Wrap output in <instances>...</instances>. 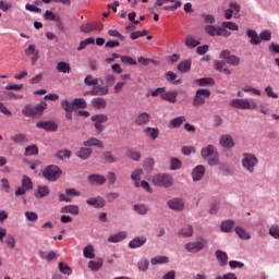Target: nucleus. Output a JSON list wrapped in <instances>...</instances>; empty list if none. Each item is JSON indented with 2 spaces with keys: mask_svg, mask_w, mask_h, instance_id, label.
Here are the masks:
<instances>
[{
  "mask_svg": "<svg viewBox=\"0 0 279 279\" xmlns=\"http://www.w3.org/2000/svg\"><path fill=\"white\" fill-rule=\"evenodd\" d=\"M121 62L123 64H130L131 66H136V64H137L136 60H134V58H132L130 56H122Z\"/></svg>",
  "mask_w": 279,
  "mask_h": 279,
  "instance_id": "nucleus-54",
  "label": "nucleus"
},
{
  "mask_svg": "<svg viewBox=\"0 0 279 279\" xmlns=\"http://www.w3.org/2000/svg\"><path fill=\"white\" fill-rule=\"evenodd\" d=\"M153 184L169 189V186H173V177L167 173L157 174L153 178Z\"/></svg>",
  "mask_w": 279,
  "mask_h": 279,
  "instance_id": "nucleus-6",
  "label": "nucleus"
},
{
  "mask_svg": "<svg viewBox=\"0 0 279 279\" xmlns=\"http://www.w3.org/2000/svg\"><path fill=\"white\" fill-rule=\"evenodd\" d=\"M161 99H163V101H169V104H177L178 101V90H168L165 89Z\"/></svg>",
  "mask_w": 279,
  "mask_h": 279,
  "instance_id": "nucleus-17",
  "label": "nucleus"
},
{
  "mask_svg": "<svg viewBox=\"0 0 279 279\" xmlns=\"http://www.w3.org/2000/svg\"><path fill=\"white\" fill-rule=\"evenodd\" d=\"M216 258L220 267H226V265H228V253L218 250L216 251Z\"/></svg>",
  "mask_w": 279,
  "mask_h": 279,
  "instance_id": "nucleus-27",
  "label": "nucleus"
},
{
  "mask_svg": "<svg viewBox=\"0 0 279 279\" xmlns=\"http://www.w3.org/2000/svg\"><path fill=\"white\" fill-rule=\"evenodd\" d=\"M24 156H38V146H36V144L27 146Z\"/></svg>",
  "mask_w": 279,
  "mask_h": 279,
  "instance_id": "nucleus-44",
  "label": "nucleus"
},
{
  "mask_svg": "<svg viewBox=\"0 0 279 279\" xmlns=\"http://www.w3.org/2000/svg\"><path fill=\"white\" fill-rule=\"evenodd\" d=\"M204 173H206V168L204 166L199 165L196 166L192 171V179L194 182H199L204 178Z\"/></svg>",
  "mask_w": 279,
  "mask_h": 279,
  "instance_id": "nucleus-19",
  "label": "nucleus"
},
{
  "mask_svg": "<svg viewBox=\"0 0 279 279\" xmlns=\"http://www.w3.org/2000/svg\"><path fill=\"white\" fill-rule=\"evenodd\" d=\"M202 158L208 161L210 167H217L219 165V155L217 148L213 145L202 148L201 150Z\"/></svg>",
  "mask_w": 279,
  "mask_h": 279,
  "instance_id": "nucleus-2",
  "label": "nucleus"
},
{
  "mask_svg": "<svg viewBox=\"0 0 279 279\" xmlns=\"http://www.w3.org/2000/svg\"><path fill=\"white\" fill-rule=\"evenodd\" d=\"M220 145L227 149H232L234 147V140L230 135H222L220 137Z\"/></svg>",
  "mask_w": 279,
  "mask_h": 279,
  "instance_id": "nucleus-25",
  "label": "nucleus"
},
{
  "mask_svg": "<svg viewBox=\"0 0 279 279\" xmlns=\"http://www.w3.org/2000/svg\"><path fill=\"white\" fill-rule=\"evenodd\" d=\"M222 29H231V32H239V25L234 22H222Z\"/></svg>",
  "mask_w": 279,
  "mask_h": 279,
  "instance_id": "nucleus-51",
  "label": "nucleus"
},
{
  "mask_svg": "<svg viewBox=\"0 0 279 279\" xmlns=\"http://www.w3.org/2000/svg\"><path fill=\"white\" fill-rule=\"evenodd\" d=\"M166 80L168 82H172V84L175 86H178V84H182V81L178 80V74L173 73L172 71L166 73Z\"/></svg>",
  "mask_w": 279,
  "mask_h": 279,
  "instance_id": "nucleus-39",
  "label": "nucleus"
},
{
  "mask_svg": "<svg viewBox=\"0 0 279 279\" xmlns=\"http://www.w3.org/2000/svg\"><path fill=\"white\" fill-rule=\"evenodd\" d=\"M141 175H143V169L138 168L131 174V180L135 181V186H141Z\"/></svg>",
  "mask_w": 279,
  "mask_h": 279,
  "instance_id": "nucleus-42",
  "label": "nucleus"
},
{
  "mask_svg": "<svg viewBox=\"0 0 279 279\" xmlns=\"http://www.w3.org/2000/svg\"><path fill=\"white\" fill-rule=\"evenodd\" d=\"M246 36L250 38V44L251 45H260V37L258 36V33H256L255 29H247L246 31Z\"/></svg>",
  "mask_w": 279,
  "mask_h": 279,
  "instance_id": "nucleus-24",
  "label": "nucleus"
},
{
  "mask_svg": "<svg viewBox=\"0 0 279 279\" xmlns=\"http://www.w3.org/2000/svg\"><path fill=\"white\" fill-rule=\"evenodd\" d=\"M170 210H174L175 213H182L184 210V199L182 198H172L167 203Z\"/></svg>",
  "mask_w": 279,
  "mask_h": 279,
  "instance_id": "nucleus-12",
  "label": "nucleus"
},
{
  "mask_svg": "<svg viewBox=\"0 0 279 279\" xmlns=\"http://www.w3.org/2000/svg\"><path fill=\"white\" fill-rule=\"evenodd\" d=\"M76 156L82 160H88L89 156H93V150L88 147H82L77 153Z\"/></svg>",
  "mask_w": 279,
  "mask_h": 279,
  "instance_id": "nucleus-28",
  "label": "nucleus"
},
{
  "mask_svg": "<svg viewBox=\"0 0 279 279\" xmlns=\"http://www.w3.org/2000/svg\"><path fill=\"white\" fill-rule=\"evenodd\" d=\"M61 108L66 112V119H71V102L69 100H63L61 102Z\"/></svg>",
  "mask_w": 279,
  "mask_h": 279,
  "instance_id": "nucleus-55",
  "label": "nucleus"
},
{
  "mask_svg": "<svg viewBox=\"0 0 279 279\" xmlns=\"http://www.w3.org/2000/svg\"><path fill=\"white\" fill-rule=\"evenodd\" d=\"M220 58L222 60H226L227 64H230L231 66H239V64H241V59L239 57L232 54V52H230V50L221 51Z\"/></svg>",
  "mask_w": 279,
  "mask_h": 279,
  "instance_id": "nucleus-11",
  "label": "nucleus"
},
{
  "mask_svg": "<svg viewBox=\"0 0 279 279\" xmlns=\"http://www.w3.org/2000/svg\"><path fill=\"white\" fill-rule=\"evenodd\" d=\"M235 233L238 236H240V239H244V241H248L250 239V233H247L243 227H235Z\"/></svg>",
  "mask_w": 279,
  "mask_h": 279,
  "instance_id": "nucleus-50",
  "label": "nucleus"
},
{
  "mask_svg": "<svg viewBox=\"0 0 279 279\" xmlns=\"http://www.w3.org/2000/svg\"><path fill=\"white\" fill-rule=\"evenodd\" d=\"M5 243L11 247V250L16 247V240L13 238V235H7Z\"/></svg>",
  "mask_w": 279,
  "mask_h": 279,
  "instance_id": "nucleus-62",
  "label": "nucleus"
},
{
  "mask_svg": "<svg viewBox=\"0 0 279 279\" xmlns=\"http://www.w3.org/2000/svg\"><path fill=\"white\" fill-rule=\"evenodd\" d=\"M62 175V170L56 165H50L43 171V178L48 180V182H58L59 178Z\"/></svg>",
  "mask_w": 279,
  "mask_h": 279,
  "instance_id": "nucleus-5",
  "label": "nucleus"
},
{
  "mask_svg": "<svg viewBox=\"0 0 279 279\" xmlns=\"http://www.w3.org/2000/svg\"><path fill=\"white\" fill-rule=\"evenodd\" d=\"M92 121L94 123L96 132H98V134H101V132L106 130L104 123H108V117L104 113L94 114L92 117Z\"/></svg>",
  "mask_w": 279,
  "mask_h": 279,
  "instance_id": "nucleus-10",
  "label": "nucleus"
},
{
  "mask_svg": "<svg viewBox=\"0 0 279 279\" xmlns=\"http://www.w3.org/2000/svg\"><path fill=\"white\" fill-rule=\"evenodd\" d=\"M231 108H236V110H256L258 102L254 98H235L229 104Z\"/></svg>",
  "mask_w": 279,
  "mask_h": 279,
  "instance_id": "nucleus-1",
  "label": "nucleus"
},
{
  "mask_svg": "<svg viewBox=\"0 0 279 279\" xmlns=\"http://www.w3.org/2000/svg\"><path fill=\"white\" fill-rule=\"evenodd\" d=\"M84 147H98L99 149H104V142L99 141L97 137H90L89 140L83 143Z\"/></svg>",
  "mask_w": 279,
  "mask_h": 279,
  "instance_id": "nucleus-23",
  "label": "nucleus"
},
{
  "mask_svg": "<svg viewBox=\"0 0 279 279\" xmlns=\"http://www.w3.org/2000/svg\"><path fill=\"white\" fill-rule=\"evenodd\" d=\"M191 64H192L191 60L182 61L178 65V72L179 73H189V71H191Z\"/></svg>",
  "mask_w": 279,
  "mask_h": 279,
  "instance_id": "nucleus-34",
  "label": "nucleus"
},
{
  "mask_svg": "<svg viewBox=\"0 0 279 279\" xmlns=\"http://www.w3.org/2000/svg\"><path fill=\"white\" fill-rule=\"evenodd\" d=\"M128 238V233L125 231H120L116 234H112L108 238V243H121V241H125Z\"/></svg>",
  "mask_w": 279,
  "mask_h": 279,
  "instance_id": "nucleus-22",
  "label": "nucleus"
},
{
  "mask_svg": "<svg viewBox=\"0 0 279 279\" xmlns=\"http://www.w3.org/2000/svg\"><path fill=\"white\" fill-rule=\"evenodd\" d=\"M215 279H239L234 272H227L222 277L217 276Z\"/></svg>",
  "mask_w": 279,
  "mask_h": 279,
  "instance_id": "nucleus-64",
  "label": "nucleus"
},
{
  "mask_svg": "<svg viewBox=\"0 0 279 279\" xmlns=\"http://www.w3.org/2000/svg\"><path fill=\"white\" fill-rule=\"evenodd\" d=\"M108 35L111 36L112 38H119V40H125V36H123L117 29H109Z\"/></svg>",
  "mask_w": 279,
  "mask_h": 279,
  "instance_id": "nucleus-59",
  "label": "nucleus"
},
{
  "mask_svg": "<svg viewBox=\"0 0 279 279\" xmlns=\"http://www.w3.org/2000/svg\"><path fill=\"white\" fill-rule=\"evenodd\" d=\"M85 84H86V86H97V84H99V80L98 78H95V77H93V75H87L86 77H85Z\"/></svg>",
  "mask_w": 279,
  "mask_h": 279,
  "instance_id": "nucleus-56",
  "label": "nucleus"
},
{
  "mask_svg": "<svg viewBox=\"0 0 279 279\" xmlns=\"http://www.w3.org/2000/svg\"><path fill=\"white\" fill-rule=\"evenodd\" d=\"M40 258H44L47 260V263H51V260H57L58 259V254H56L54 251H50L45 255V252L39 253Z\"/></svg>",
  "mask_w": 279,
  "mask_h": 279,
  "instance_id": "nucleus-36",
  "label": "nucleus"
},
{
  "mask_svg": "<svg viewBox=\"0 0 279 279\" xmlns=\"http://www.w3.org/2000/svg\"><path fill=\"white\" fill-rule=\"evenodd\" d=\"M128 158H130L131 160H134L135 162H138L142 158L141 151L134 150V149H130L126 153Z\"/></svg>",
  "mask_w": 279,
  "mask_h": 279,
  "instance_id": "nucleus-45",
  "label": "nucleus"
},
{
  "mask_svg": "<svg viewBox=\"0 0 279 279\" xmlns=\"http://www.w3.org/2000/svg\"><path fill=\"white\" fill-rule=\"evenodd\" d=\"M36 128L46 130V132H56V130H58V124L53 121H40L37 122Z\"/></svg>",
  "mask_w": 279,
  "mask_h": 279,
  "instance_id": "nucleus-13",
  "label": "nucleus"
},
{
  "mask_svg": "<svg viewBox=\"0 0 279 279\" xmlns=\"http://www.w3.org/2000/svg\"><path fill=\"white\" fill-rule=\"evenodd\" d=\"M144 132L151 141H156V138L160 136V130H158V128H146Z\"/></svg>",
  "mask_w": 279,
  "mask_h": 279,
  "instance_id": "nucleus-29",
  "label": "nucleus"
},
{
  "mask_svg": "<svg viewBox=\"0 0 279 279\" xmlns=\"http://www.w3.org/2000/svg\"><path fill=\"white\" fill-rule=\"evenodd\" d=\"M268 234L272 236V239H279V225H272L269 228Z\"/></svg>",
  "mask_w": 279,
  "mask_h": 279,
  "instance_id": "nucleus-53",
  "label": "nucleus"
},
{
  "mask_svg": "<svg viewBox=\"0 0 279 279\" xmlns=\"http://www.w3.org/2000/svg\"><path fill=\"white\" fill-rule=\"evenodd\" d=\"M137 265L140 271H147L149 269V260L147 259H141Z\"/></svg>",
  "mask_w": 279,
  "mask_h": 279,
  "instance_id": "nucleus-60",
  "label": "nucleus"
},
{
  "mask_svg": "<svg viewBox=\"0 0 279 279\" xmlns=\"http://www.w3.org/2000/svg\"><path fill=\"white\" fill-rule=\"evenodd\" d=\"M22 186L26 191H32V189H34V183L32 182V179L29 177L23 175V178H22Z\"/></svg>",
  "mask_w": 279,
  "mask_h": 279,
  "instance_id": "nucleus-46",
  "label": "nucleus"
},
{
  "mask_svg": "<svg viewBox=\"0 0 279 279\" xmlns=\"http://www.w3.org/2000/svg\"><path fill=\"white\" fill-rule=\"evenodd\" d=\"M147 243V238L145 236H136L131 242H129V247L131 250H136L138 247H143Z\"/></svg>",
  "mask_w": 279,
  "mask_h": 279,
  "instance_id": "nucleus-20",
  "label": "nucleus"
},
{
  "mask_svg": "<svg viewBox=\"0 0 279 279\" xmlns=\"http://www.w3.org/2000/svg\"><path fill=\"white\" fill-rule=\"evenodd\" d=\"M196 149L194 146H183L182 147V155L183 156H191L192 154H195Z\"/></svg>",
  "mask_w": 279,
  "mask_h": 279,
  "instance_id": "nucleus-61",
  "label": "nucleus"
},
{
  "mask_svg": "<svg viewBox=\"0 0 279 279\" xmlns=\"http://www.w3.org/2000/svg\"><path fill=\"white\" fill-rule=\"evenodd\" d=\"M108 106V101L106 98L97 97L92 99V107L95 110H105V108Z\"/></svg>",
  "mask_w": 279,
  "mask_h": 279,
  "instance_id": "nucleus-21",
  "label": "nucleus"
},
{
  "mask_svg": "<svg viewBox=\"0 0 279 279\" xmlns=\"http://www.w3.org/2000/svg\"><path fill=\"white\" fill-rule=\"evenodd\" d=\"M11 141H13V143H17V144L27 143V135L23 134V133H19V134L12 135Z\"/></svg>",
  "mask_w": 279,
  "mask_h": 279,
  "instance_id": "nucleus-48",
  "label": "nucleus"
},
{
  "mask_svg": "<svg viewBox=\"0 0 279 279\" xmlns=\"http://www.w3.org/2000/svg\"><path fill=\"white\" fill-rule=\"evenodd\" d=\"M86 204L93 206V208H104V206H106V199L101 196L90 197L86 201Z\"/></svg>",
  "mask_w": 279,
  "mask_h": 279,
  "instance_id": "nucleus-16",
  "label": "nucleus"
},
{
  "mask_svg": "<svg viewBox=\"0 0 279 279\" xmlns=\"http://www.w3.org/2000/svg\"><path fill=\"white\" fill-rule=\"evenodd\" d=\"M259 40H266V41H269L271 40V32L270 31H263L260 34H259Z\"/></svg>",
  "mask_w": 279,
  "mask_h": 279,
  "instance_id": "nucleus-63",
  "label": "nucleus"
},
{
  "mask_svg": "<svg viewBox=\"0 0 279 279\" xmlns=\"http://www.w3.org/2000/svg\"><path fill=\"white\" fill-rule=\"evenodd\" d=\"M104 159L109 165H112L114 162H119V158L114 156V154L110 150L104 153Z\"/></svg>",
  "mask_w": 279,
  "mask_h": 279,
  "instance_id": "nucleus-37",
  "label": "nucleus"
},
{
  "mask_svg": "<svg viewBox=\"0 0 279 279\" xmlns=\"http://www.w3.org/2000/svg\"><path fill=\"white\" fill-rule=\"evenodd\" d=\"M49 186L47 185H39L37 192L35 193V197L37 199H43V197H47L49 195Z\"/></svg>",
  "mask_w": 279,
  "mask_h": 279,
  "instance_id": "nucleus-30",
  "label": "nucleus"
},
{
  "mask_svg": "<svg viewBox=\"0 0 279 279\" xmlns=\"http://www.w3.org/2000/svg\"><path fill=\"white\" fill-rule=\"evenodd\" d=\"M88 267L92 271H99L104 267V259L89 260Z\"/></svg>",
  "mask_w": 279,
  "mask_h": 279,
  "instance_id": "nucleus-33",
  "label": "nucleus"
},
{
  "mask_svg": "<svg viewBox=\"0 0 279 279\" xmlns=\"http://www.w3.org/2000/svg\"><path fill=\"white\" fill-rule=\"evenodd\" d=\"M133 210H135L137 215H147L149 213V206L145 204H136L133 206Z\"/></svg>",
  "mask_w": 279,
  "mask_h": 279,
  "instance_id": "nucleus-35",
  "label": "nucleus"
},
{
  "mask_svg": "<svg viewBox=\"0 0 279 279\" xmlns=\"http://www.w3.org/2000/svg\"><path fill=\"white\" fill-rule=\"evenodd\" d=\"M162 263H169V257L157 256L151 259V265H162Z\"/></svg>",
  "mask_w": 279,
  "mask_h": 279,
  "instance_id": "nucleus-57",
  "label": "nucleus"
},
{
  "mask_svg": "<svg viewBox=\"0 0 279 279\" xmlns=\"http://www.w3.org/2000/svg\"><path fill=\"white\" fill-rule=\"evenodd\" d=\"M45 110H47V104L46 102H40L37 106H31V105H26L23 109H22V114H24V117H41L43 112H45Z\"/></svg>",
  "mask_w": 279,
  "mask_h": 279,
  "instance_id": "nucleus-4",
  "label": "nucleus"
},
{
  "mask_svg": "<svg viewBox=\"0 0 279 279\" xmlns=\"http://www.w3.org/2000/svg\"><path fill=\"white\" fill-rule=\"evenodd\" d=\"M88 45H95V39L93 37L86 38L80 43L77 51H82L88 47Z\"/></svg>",
  "mask_w": 279,
  "mask_h": 279,
  "instance_id": "nucleus-49",
  "label": "nucleus"
},
{
  "mask_svg": "<svg viewBox=\"0 0 279 279\" xmlns=\"http://www.w3.org/2000/svg\"><path fill=\"white\" fill-rule=\"evenodd\" d=\"M210 98V89L199 88L196 90L194 99L192 101V106L194 108H199L206 104V99Z\"/></svg>",
  "mask_w": 279,
  "mask_h": 279,
  "instance_id": "nucleus-7",
  "label": "nucleus"
},
{
  "mask_svg": "<svg viewBox=\"0 0 279 279\" xmlns=\"http://www.w3.org/2000/svg\"><path fill=\"white\" fill-rule=\"evenodd\" d=\"M149 121H151V114L148 112H142L135 117V125H147Z\"/></svg>",
  "mask_w": 279,
  "mask_h": 279,
  "instance_id": "nucleus-18",
  "label": "nucleus"
},
{
  "mask_svg": "<svg viewBox=\"0 0 279 279\" xmlns=\"http://www.w3.org/2000/svg\"><path fill=\"white\" fill-rule=\"evenodd\" d=\"M58 73H69L71 71V64L61 61L57 63Z\"/></svg>",
  "mask_w": 279,
  "mask_h": 279,
  "instance_id": "nucleus-40",
  "label": "nucleus"
},
{
  "mask_svg": "<svg viewBox=\"0 0 279 279\" xmlns=\"http://www.w3.org/2000/svg\"><path fill=\"white\" fill-rule=\"evenodd\" d=\"M222 232H232V228H234V220H225L220 225Z\"/></svg>",
  "mask_w": 279,
  "mask_h": 279,
  "instance_id": "nucleus-41",
  "label": "nucleus"
},
{
  "mask_svg": "<svg viewBox=\"0 0 279 279\" xmlns=\"http://www.w3.org/2000/svg\"><path fill=\"white\" fill-rule=\"evenodd\" d=\"M206 245H208V240L204 238H197V241L185 244V250L191 254H197V252H202Z\"/></svg>",
  "mask_w": 279,
  "mask_h": 279,
  "instance_id": "nucleus-8",
  "label": "nucleus"
},
{
  "mask_svg": "<svg viewBox=\"0 0 279 279\" xmlns=\"http://www.w3.org/2000/svg\"><path fill=\"white\" fill-rule=\"evenodd\" d=\"M83 254L85 258H95V247L93 245H87L83 250Z\"/></svg>",
  "mask_w": 279,
  "mask_h": 279,
  "instance_id": "nucleus-43",
  "label": "nucleus"
},
{
  "mask_svg": "<svg viewBox=\"0 0 279 279\" xmlns=\"http://www.w3.org/2000/svg\"><path fill=\"white\" fill-rule=\"evenodd\" d=\"M179 236L182 239H186L189 236H193V227L191 225H186L179 231Z\"/></svg>",
  "mask_w": 279,
  "mask_h": 279,
  "instance_id": "nucleus-31",
  "label": "nucleus"
},
{
  "mask_svg": "<svg viewBox=\"0 0 279 279\" xmlns=\"http://www.w3.org/2000/svg\"><path fill=\"white\" fill-rule=\"evenodd\" d=\"M87 180L89 184H93L94 186H101L102 184H106V177L101 174H89L87 177Z\"/></svg>",
  "mask_w": 279,
  "mask_h": 279,
  "instance_id": "nucleus-15",
  "label": "nucleus"
},
{
  "mask_svg": "<svg viewBox=\"0 0 279 279\" xmlns=\"http://www.w3.org/2000/svg\"><path fill=\"white\" fill-rule=\"evenodd\" d=\"M170 169L171 171H177V169H182V161L179 158H172L170 160Z\"/></svg>",
  "mask_w": 279,
  "mask_h": 279,
  "instance_id": "nucleus-52",
  "label": "nucleus"
},
{
  "mask_svg": "<svg viewBox=\"0 0 279 279\" xmlns=\"http://www.w3.org/2000/svg\"><path fill=\"white\" fill-rule=\"evenodd\" d=\"M197 86H215V78L203 77L194 81Z\"/></svg>",
  "mask_w": 279,
  "mask_h": 279,
  "instance_id": "nucleus-32",
  "label": "nucleus"
},
{
  "mask_svg": "<svg viewBox=\"0 0 279 279\" xmlns=\"http://www.w3.org/2000/svg\"><path fill=\"white\" fill-rule=\"evenodd\" d=\"M110 93V88L108 86H97L95 85L92 90H89L87 94L92 95V97L97 96H106Z\"/></svg>",
  "mask_w": 279,
  "mask_h": 279,
  "instance_id": "nucleus-14",
  "label": "nucleus"
},
{
  "mask_svg": "<svg viewBox=\"0 0 279 279\" xmlns=\"http://www.w3.org/2000/svg\"><path fill=\"white\" fill-rule=\"evenodd\" d=\"M185 45L190 49H195L198 45H201L199 40L195 39L193 36H187L185 38Z\"/></svg>",
  "mask_w": 279,
  "mask_h": 279,
  "instance_id": "nucleus-47",
  "label": "nucleus"
},
{
  "mask_svg": "<svg viewBox=\"0 0 279 279\" xmlns=\"http://www.w3.org/2000/svg\"><path fill=\"white\" fill-rule=\"evenodd\" d=\"M242 167L248 173H254L256 167H258V157L252 153H244L242 155Z\"/></svg>",
  "mask_w": 279,
  "mask_h": 279,
  "instance_id": "nucleus-3",
  "label": "nucleus"
},
{
  "mask_svg": "<svg viewBox=\"0 0 279 279\" xmlns=\"http://www.w3.org/2000/svg\"><path fill=\"white\" fill-rule=\"evenodd\" d=\"M205 32L209 36H222L223 38H229V36L232 35L231 32L228 29L223 28L222 26H215V25H207L205 26Z\"/></svg>",
  "mask_w": 279,
  "mask_h": 279,
  "instance_id": "nucleus-9",
  "label": "nucleus"
},
{
  "mask_svg": "<svg viewBox=\"0 0 279 279\" xmlns=\"http://www.w3.org/2000/svg\"><path fill=\"white\" fill-rule=\"evenodd\" d=\"M88 104H86V99L84 98H75L72 101V108H80L82 110H84L85 108H87Z\"/></svg>",
  "mask_w": 279,
  "mask_h": 279,
  "instance_id": "nucleus-38",
  "label": "nucleus"
},
{
  "mask_svg": "<svg viewBox=\"0 0 279 279\" xmlns=\"http://www.w3.org/2000/svg\"><path fill=\"white\" fill-rule=\"evenodd\" d=\"M183 123H186V117H184V116L177 117V118H173L172 120H170L169 128L178 129V128H181Z\"/></svg>",
  "mask_w": 279,
  "mask_h": 279,
  "instance_id": "nucleus-26",
  "label": "nucleus"
},
{
  "mask_svg": "<svg viewBox=\"0 0 279 279\" xmlns=\"http://www.w3.org/2000/svg\"><path fill=\"white\" fill-rule=\"evenodd\" d=\"M59 270L61 274H64V276L71 275V267H69V265H66L62 262L59 263Z\"/></svg>",
  "mask_w": 279,
  "mask_h": 279,
  "instance_id": "nucleus-58",
  "label": "nucleus"
}]
</instances>
